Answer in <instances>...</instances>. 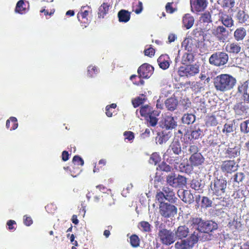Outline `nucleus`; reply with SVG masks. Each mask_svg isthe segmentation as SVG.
I'll list each match as a JSON object with an SVG mask.
<instances>
[{"label": "nucleus", "instance_id": "nucleus-1", "mask_svg": "<svg viewBox=\"0 0 249 249\" xmlns=\"http://www.w3.org/2000/svg\"><path fill=\"white\" fill-rule=\"evenodd\" d=\"M191 226L196 228L198 231L204 233L201 237L203 241L210 240L212 238L211 232L216 230L217 224L212 220L205 221L199 217H192L189 221Z\"/></svg>", "mask_w": 249, "mask_h": 249}, {"label": "nucleus", "instance_id": "nucleus-2", "mask_svg": "<svg viewBox=\"0 0 249 249\" xmlns=\"http://www.w3.org/2000/svg\"><path fill=\"white\" fill-rule=\"evenodd\" d=\"M237 94L241 96V101L237 102L233 107L236 114L242 115L246 113L249 109L247 104H249V81H246L238 85Z\"/></svg>", "mask_w": 249, "mask_h": 249}, {"label": "nucleus", "instance_id": "nucleus-3", "mask_svg": "<svg viewBox=\"0 0 249 249\" xmlns=\"http://www.w3.org/2000/svg\"><path fill=\"white\" fill-rule=\"evenodd\" d=\"M236 83V79L228 74L217 75L213 79V84L216 90L226 92L233 88Z\"/></svg>", "mask_w": 249, "mask_h": 249}, {"label": "nucleus", "instance_id": "nucleus-4", "mask_svg": "<svg viewBox=\"0 0 249 249\" xmlns=\"http://www.w3.org/2000/svg\"><path fill=\"white\" fill-rule=\"evenodd\" d=\"M213 182H212L210 185L211 190L213 195L222 197L225 193L227 188V180L222 176H218L214 173L216 176Z\"/></svg>", "mask_w": 249, "mask_h": 249}, {"label": "nucleus", "instance_id": "nucleus-5", "mask_svg": "<svg viewBox=\"0 0 249 249\" xmlns=\"http://www.w3.org/2000/svg\"><path fill=\"white\" fill-rule=\"evenodd\" d=\"M162 190L157 192L156 195V199L158 202H164V200L166 199L171 204L176 203L178 198L173 189L168 187H164Z\"/></svg>", "mask_w": 249, "mask_h": 249}, {"label": "nucleus", "instance_id": "nucleus-6", "mask_svg": "<svg viewBox=\"0 0 249 249\" xmlns=\"http://www.w3.org/2000/svg\"><path fill=\"white\" fill-rule=\"evenodd\" d=\"M229 55L224 52H216L213 53L209 59L210 64L216 66L221 67L225 65L228 61Z\"/></svg>", "mask_w": 249, "mask_h": 249}, {"label": "nucleus", "instance_id": "nucleus-7", "mask_svg": "<svg viewBox=\"0 0 249 249\" xmlns=\"http://www.w3.org/2000/svg\"><path fill=\"white\" fill-rule=\"evenodd\" d=\"M159 212L161 216L169 218L174 216L177 213V207L172 204L165 202H159Z\"/></svg>", "mask_w": 249, "mask_h": 249}, {"label": "nucleus", "instance_id": "nucleus-8", "mask_svg": "<svg viewBox=\"0 0 249 249\" xmlns=\"http://www.w3.org/2000/svg\"><path fill=\"white\" fill-rule=\"evenodd\" d=\"M199 67L195 65H186L179 67L178 73L180 76H193L199 72Z\"/></svg>", "mask_w": 249, "mask_h": 249}, {"label": "nucleus", "instance_id": "nucleus-9", "mask_svg": "<svg viewBox=\"0 0 249 249\" xmlns=\"http://www.w3.org/2000/svg\"><path fill=\"white\" fill-rule=\"evenodd\" d=\"M158 235L161 242L166 245H170L175 241L173 232L166 229L160 230Z\"/></svg>", "mask_w": 249, "mask_h": 249}, {"label": "nucleus", "instance_id": "nucleus-10", "mask_svg": "<svg viewBox=\"0 0 249 249\" xmlns=\"http://www.w3.org/2000/svg\"><path fill=\"white\" fill-rule=\"evenodd\" d=\"M166 180L167 182L173 187H182L186 183L185 177L180 175L176 177L175 174L167 176Z\"/></svg>", "mask_w": 249, "mask_h": 249}, {"label": "nucleus", "instance_id": "nucleus-11", "mask_svg": "<svg viewBox=\"0 0 249 249\" xmlns=\"http://www.w3.org/2000/svg\"><path fill=\"white\" fill-rule=\"evenodd\" d=\"M159 124L160 127L165 129V130H172L177 125V122L171 116L162 117Z\"/></svg>", "mask_w": 249, "mask_h": 249}, {"label": "nucleus", "instance_id": "nucleus-12", "mask_svg": "<svg viewBox=\"0 0 249 249\" xmlns=\"http://www.w3.org/2000/svg\"><path fill=\"white\" fill-rule=\"evenodd\" d=\"M94 202L100 203L106 206H109L114 203L112 196L108 194H105L101 196H93Z\"/></svg>", "mask_w": 249, "mask_h": 249}, {"label": "nucleus", "instance_id": "nucleus-13", "mask_svg": "<svg viewBox=\"0 0 249 249\" xmlns=\"http://www.w3.org/2000/svg\"><path fill=\"white\" fill-rule=\"evenodd\" d=\"M212 34L219 41L224 42L228 38L229 32L223 26H218L213 30Z\"/></svg>", "mask_w": 249, "mask_h": 249}, {"label": "nucleus", "instance_id": "nucleus-14", "mask_svg": "<svg viewBox=\"0 0 249 249\" xmlns=\"http://www.w3.org/2000/svg\"><path fill=\"white\" fill-rule=\"evenodd\" d=\"M154 71V68L148 64H143L138 70L140 78H148L150 77Z\"/></svg>", "mask_w": 249, "mask_h": 249}, {"label": "nucleus", "instance_id": "nucleus-15", "mask_svg": "<svg viewBox=\"0 0 249 249\" xmlns=\"http://www.w3.org/2000/svg\"><path fill=\"white\" fill-rule=\"evenodd\" d=\"M228 227L233 233L241 231L242 224L241 219L237 217H234L232 220L229 222Z\"/></svg>", "mask_w": 249, "mask_h": 249}, {"label": "nucleus", "instance_id": "nucleus-16", "mask_svg": "<svg viewBox=\"0 0 249 249\" xmlns=\"http://www.w3.org/2000/svg\"><path fill=\"white\" fill-rule=\"evenodd\" d=\"M169 151H172L176 155L183 154V143L181 144L178 139H175L170 145L167 152Z\"/></svg>", "mask_w": 249, "mask_h": 249}, {"label": "nucleus", "instance_id": "nucleus-17", "mask_svg": "<svg viewBox=\"0 0 249 249\" xmlns=\"http://www.w3.org/2000/svg\"><path fill=\"white\" fill-rule=\"evenodd\" d=\"M192 10L193 9L196 12L203 11L207 5V0H190Z\"/></svg>", "mask_w": 249, "mask_h": 249}, {"label": "nucleus", "instance_id": "nucleus-18", "mask_svg": "<svg viewBox=\"0 0 249 249\" xmlns=\"http://www.w3.org/2000/svg\"><path fill=\"white\" fill-rule=\"evenodd\" d=\"M241 148L238 145H235L233 147L225 149L224 154L225 156L229 158H234L240 155Z\"/></svg>", "mask_w": 249, "mask_h": 249}, {"label": "nucleus", "instance_id": "nucleus-19", "mask_svg": "<svg viewBox=\"0 0 249 249\" xmlns=\"http://www.w3.org/2000/svg\"><path fill=\"white\" fill-rule=\"evenodd\" d=\"M183 154L194 155L198 153V148L195 144H189L187 142H183Z\"/></svg>", "mask_w": 249, "mask_h": 249}, {"label": "nucleus", "instance_id": "nucleus-20", "mask_svg": "<svg viewBox=\"0 0 249 249\" xmlns=\"http://www.w3.org/2000/svg\"><path fill=\"white\" fill-rule=\"evenodd\" d=\"M219 20L227 28H230L233 26L234 21L230 16L222 12L219 13Z\"/></svg>", "mask_w": 249, "mask_h": 249}, {"label": "nucleus", "instance_id": "nucleus-21", "mask_svg": "<svg viewBox=\"0 0 249 249\" xmlns=\"http://www.w3.org/2000/svg\"><path fill=\"white\" fill-rule=\"evenodd\" d=\"M247 34L246 29L244 27H239L237 28L233 33L234 39L237 42L242 41Z\"/></svg>", "mask_w": 249, "mask_h": 249}, {"label": "nucleus", "instance_id": "nucleus-22", "mask_svg": "<svg viewBox=\"0 0 249 249\" xmlns=\"http://www.w3.org/2000/svg\"><path fill=\"white\" fill-rule=\"evenodd\" d=\"M189 233V228L186 226H180L175 231V235L177 238L182 239L186 237Z\"/></svg>", "mask_w": 249, "mask_h": 249}, {"label": "nucleus", "instance_id": "nucleus-23", "mask_svg": "<svg viewBox=\"0 0 249 249\" xmlns=\"http://www.w3.org/2000/svg\"><path fill=\"white\" fill-rule=\"evenodd\" d=\"M157 62L160 67L163 70H166L170 66V58L167 54L160 55L158 58Z\"/></svg>", "mask_w": 249, "mask_h": 249}, {"label": "nucleus", "instance_id": "nucleus-24", "mask_svg": "<svg viewBox=\"0 0 249 249\" xmlns=\"http://www.w3.org/2000/svg\"><path fill=\"white\" fill-rule=\"evenodd\" d=\"M238 166L234 160H228L224 161L221 166L223 171H236Z\"/></svg>", "mask_w": 249, "mask_h": 249}, {"label": "nucleus", "instance_id": "nucleus-25", "mask_svg": "<svg viewBox=\"0 0 249 249\" xmlns=\"http://www.w3.org/2000/svg\"><path fill=\"white\" fill-rule=\"evenodd\" d=\"M225 50L229 53L237 54L240 52L241 47L237 42H232L226 45Z\"/></svg>", "mask_w": 249, "mask_h": 249}, {"label": "nucleus", "instance_id": "nucleus-26", "mask_svg": "<svg viewBox=\"0 0 249 249\" xmlns=\"http://www.w3.org/2000/svg\"><path fill=\"white\" fill-rule=\"evenodd\" d=\"M178 104V100L173 97L166 99L164 102V105L166 108L168 110L171 111H173L176 109Z\"/></svg>", "mask_w": 249, "mask_h": 249}, {"label": "nucleus", "instance_id": "nucleus-27", "mask_svg": "<svg viewBox=\"0 0 249 249\" xmlns=\"http://www.w3.org/2000/svg\"><path fill=\"white\" fill-rule=\"evenodd\" d=\"M204 160V158L200 153L194 155H191L190 161L192 166H198L201 164Z\"/></svg>", "mask_w": 249, "mask_h": 249}, {"label": "nucleus", "instance_id": "nucleus-28", "mask_svg": "<svg viewBox=\"0 0 249 249\" xmlns=\"http://www.w3.org/2000/svg\"><path fill=\"white\" fill-rule=\"evenodd\" d=\"M160 111L158 110L153 111L146 118L149 124L151 126H155L158 124L159 119L157 117L159 116Z\"/></svg>", "mask_w": 249, "mask_h": 249}, {"label": "nucleus", "instance_id": "nucleus-29", "mask_svg": "<svg viewBox=\"0 0 249 249\" xmlns=\"http://www.w3.org/2000/svg\"><path fill=\"white\" fill-rule=\"evenodd\" d=\"M172 136L171 132L168 130H163L161 136L157 137L156 140L160 144L165 143Z\"/></svg>", "mask_w": 249, "mask_h": 249}, {"label": "nucleus", "instance_id": "nucleus-30", "mask_svg": "<svg viewBox=\"0 0 249 249\" xmlns=\"http://www.w3.org/2000/svg\"><path fill=\"white\" fill-rule=\"evenodd\" d=\"M235 18L240 23H245L249 21V16L243 10H239L235 15Z\"/></svg>", "mask_w": 249, "mask_h": 249}, {"label": "nucleus", "instance_id": "nucleus-31", "mask_svg": "<svg viewBox=\"0 0 249 249\" xmlns=\"http://www.w3.org/2000/svg\"><path fill=\"white\" fill-rule=\"evenodd\" d=\"M119 21L121 22H127L130 18V13L125 10H121L118 13Z\"/></svg>", "mask_w": 249, "mask_h": 249}, {"label": "nucleus", "instance_id": "nucleus-32", "mask_svg": "<svg viewBox=\"0 0 249 249\" xmlns=\"http://www.w3.org/2000/svg\"><path fill=\"white\" fill-rule=\"evenodd\" d=\"M182 22L184 26L187 29H190L193 25L194 23V18L192 16L189 14H186L182 19Z\"/></svg>", "mask_w": 249, "mask_h": 249}, {"label": "nucleus", "instance_id": "nucleus-33", "mask_svg": "<svg viewBox=\"0 0 249 249\" xmlns=\"http://www.w3.org/2000/svg\"><path fill=\"white\" fill-rule=\"evenodd\" d=\"M188 244L191 248H192L194 245L196 244L199 240V236L198 233L194 231L190 236L186 239Z\"/></svg>", "mask_w": 249, "mask_h": 249}, {"label": "nucleus", "instance_id": "nucleus-34", "mask_svg": "<svg viewBox=\"0 0 249 249\" xmlns=\"http://www.w3.org/2000/svg\"><path fill=\"white\" fill-rule=\"evenodd\" d=\"M195 120L196 116L192 113L185 114L181 118L182 122L187 124H190L194 123Z\"/></svg>", "mask_w": 249, "mask_h": 249}, {"label": "nucleus", "instance_id": "nucleus-35", "mask_svg": "<svg viewBox=\"0 0 249 249\" xmlns=\"http://www.w3.org/2000/svg\"><path fill=\"white\" fill-rule=\"evenodd\" d=\"M154 110L151 107L148 105H145L141 107L140 112L142 116L147 118L148 116Z\"/></svg>", "mask_w": 249, "mask_h": 249}, {"label": "nucleus", "instance_id": "nucleus-36", "mask_svg": "<svg viewBox=\"0 0 249 249\" xmlns=\"http://www.w3.org/2000/svg\"><path fill=\"white\" fill-rule=\"evenodd\" d=\"M109 6V4L103 3L99 8L98 17L104 18V16L107 13Z\"/></svg>", "mask_w": 249, "mask_h": 249}, {"label": "nucleus", "instance_id": "nucleus-37", "mask_svg": "<svg viewBox=\"0 0 249 249\" xmlns=\"http://www.w3.org/2000/svg\"><path fill=\"white\" fill-rule=\"evenodd\" d=\"M190 246L186 239L178 241L175 244V247L176 249H191Z\"/></svg>", "mask_w": 249, "mask_h": 249}, {"label": "nucleus", "instance_id": "nucleus-38", "mask_svg": "<svg viewBox=\"0 0 249 249\" xmlns=\"http://www.w3.org/2000/svg\"><path fill=\"white\" fill-rule=\"evenodd\" d=\"M129 239L130 244L132 247L136 248L140 246V239L137 235L133 234L130 236Z\"/></svg>", "mask_w": 249, "mask_h": 249}, {"label": "nucleus", "instance_id": "nucleus-39", "mask_svg": "<svg viewBox=\"0 0 249 249\" xmlns=\"http://www.w3.org/2000/svg\"><path fill=\"white\" fill-rule=\"evenodd\" d=\"M240 130L242 133L247 134L249 133V119L246 120L241 123Z\"/></svg>", "mask_w": 249, "mask_h": 249}, {"label": "nucleus", "instance_id": "nucleus-40", "mask_svg": "<svg viewBox=\"0 0 249 249\" xmlns=\"http://www.w3.org/2000/svg\"><path fill=\"white\" fill-rule=\"evenodd\" d=\"M145 96L142 94L141 96L133 99L132 104L134 107H137L143 104L146 100Z\"/></svg>", "mask_w": 249, "mask_h": 249}, {"label": "nucleus", "instance_id": "nucleus-41", "mask_svg": "<svg viewBox=\"0 0 249 249\" xmlns=\"http://www.w3.org/2000/svg\"><path fill=\"white\" fill-rule=\"evenodd\" d=\"M25 3L23 0H19L17 3L15 12L19 14H23L26 12V9L24 7Z\"/></svg>", "mask_w": 249, "mask_h": 249}, {"label": "nucleus", "instance_id": "nucleus-42", "mask_svg": "<svg viewBox=\"0 0 249 249\" xmlns=\"http://www.w3.org/2000/svg\"><path fill=\"white\" fill-rule=\"evenodd\" d=\"M212 204V201L207 196L202 197L201 200V207L207 208L211 207Z\"/></svg>", "mask_w": 249, "mask_h": 249}, {"label": "nucleus", "instance_id": "nucleus-43", "mask_svg": "<svg viewBox=\"0 0 249 249\" xmlns=\"http://www.w3.org/2000/svg\"><path fill=\"white\" fill-rule=\"evenodd\" d=\"M182 200L185 203H192L194 201L193 195L187 191L184 192Z\"/></svg>", "mask_w": 249, "mask_h": 249}, {"label": "nucleus", "instance_id": "nucleus-44", "mask_svg": "<svg viewBox=\"0 0 249 249\" xmlns=\"http://www.w3.org/2000/svg\"><path fill=\"white\" fill-rule=\"evenodd\" d=\"M194 55L191 53H185L182 56V61L183 64H187L193 61Z\"/></svg>", "mask_w": 249, "mask_h": 249}, {"label": "nucleus", "instance_id": "nucleus-45", "mask_svg": "<svg viewBox=\"0 0 249 249\" xmlns=\"http://www.w3.org/2000/svg\"><path fill=\"white\" fill-rule=\"evenodd\" d=\"M139 228L144 232H149L151 231V225L146 221H141L139 223Z\"/></svg>", "mask_w": 249, "mask_h": 249}, {"label": "nucleus", "instance_id": "nucleus-46", "mask_svg": "<svg viewBox=\"0 0 249 249\" xmlns=\"http://www.w3.org/2000/svg\"><path fill=\"white\" fill-rule=\"evenodd\" d=\"M200 20L203 22L210 23L212 22L211 15L209 12H205L202 15L200 18Z\"/></svg>", "mask_w": 249, "mask_h": 249}, {"label": "nucleus", "instance_id": "nucleus-47", "mask_svg": "<svg viewBox=\"0 0 249 249\" xmlns=\"http://www.w3.org/2000/svg\"><path fill=\"white\" fill-rule=\"evenodd\" d=\"M233 123L225 124L224 125L222 132L223 133H226L227 134L233 132Z\"/></svg>", "mask_w": 249, "mask_h": 249}, {"label": "nucleus", "instance_id": "nucleus-48", "mask_svg": "<svg viewBox=\"0 0 249 249\" xmlns=\"http://www.w3.org/2000/svg\"><path fill=\"white\" fill-rule=\"evenodd\" d=\"M235 0H223L222 7L224 8H232L234 6Z\"/></svg>", "mask_w": 249, "mask_h": 249}, {"label": "nucleus", "instance_id": "nucleus-49", "mask_svg": "<svg viewBox=\"0 0 249 249\" xmlns=\"http://www.w3.org/2000/svg\"><path fill=\"white\" fill-rule=\"evenodd\" d=\"M183 43L186 44L185 45V50H187L188 52L193 51V49L195 48V47L193 44L192 40L185 39Z\"/></svg>", "mask_w": 249, "mask_h": 249}, {"label": "nucleus", "instance_id": "nucleus-50", "mask_svg": "<svg viewBox=\"0 0 249 249\" xmlns=\"http://www.w3.org/2000/svg\"><path fill=\"white\" fill-rule=\"evenodd\" d=\"M160 160L159 155L156 153L152 154L149 159V162L151 164L156 165Z\"/></svg>", "mask_w": 249, "mask_h": 249}, {"label": "nucleus", "instance_id": "nucleus-51", "mask_svg": "<svg viewBox=\"0 0 249 249\" xmlns=\"http://www.w3.org/2000/svg\"><path fill=\"white\" fill-rule=\"evenodd\" d=\"M202 131L199 128H196L191 132V136L193 139H197L201 135Z\"/></svg>", "mask_w": 249, "mask_h": 249}, {"label": "nucleus", "instance_id": "nucleus-52", "mask_svg": "<svg viewBox=\"0 0 249 249\" xmlns=\"http://www.w3.org/2000/svg\"><path fill=\"white\" fill-rule=\"evenodd\" d=\"M157 170L160 171H170L171 167L166 163L162 162L159 165V167L157 168Z\"/></svg>", "mask_w": 249, "mask_h": 249}, {"label": "nucleus", "instance_id": "nucleus-53", "mask_svg": "<svg viewBox=\"0 0 249 249\" xmlns=\"http://www.w3.org/2000/svg\"><path fill=\"white\" fill-rule=\"evenodd\" d=\"M99 72V70L97 67H94L90 69V67H88V74L90 77H92L94 76Z\"/></svg>", "mask_w": 249, "mask_h": 249}, {"label": "nucleus", "instance_id": "nucleus-54", "mask_svg": "<svg viewBox=\"0 0 249 249\" xmlns=\"http://www.w3.org/2000/svg\"><path fill=\"white\" fill-rule=\"evenodd\" d=\"M245 176L243 172H237L234 175V180L236 182H239L243 180Z\"/></svg>", "mask_w": 249, "mask_h": 249}, {"label": "nucleus", "instance_id": "nucleus-55", "mask_svg": "<svg viewBox=\"0 0 249 249\" xmlns=\"http://www.w3.org/2000/svg\"><path fill=\"white\" fill-rule=\"evenodd\" d=\"M23 222L26 226H30L33 224V220L30 216L25 215L23 216Z\"/></svg>", "mask_w": 249, "mask_h": 249}, {"label": "nucleus", "instance_id": "nucleus-56", "mask_svg": "<svg viewBox=\"0 0 249 249\" xmlns=\"http://www.w3.org/2000/svg\"><path fill=\"white\" fill-rule=\"evenodd\" d=\"M72 161L73 162L76 163L78 165H83L84 163L83 160L78 156H74Z\"/></svg>", "mask_w": 249, "mask_h": 249}, {"label": "nucleus", "instance_id": "nucleus-57", "mask_svg": "<svg viewBox=\"0 0 249 249\" xmlns=\"http://www.w3.org/2000/svg\"><path fill=\"white\" fill-rule=\"evenodd\" d=\"M124 135L125 137V139L128 141L132 140L134 138V134L131 131H125Z\"/></svg>", "mask_w": 249, "mask_h": 249}, {"label": "nucleus", "instance_id": "nucleus-58", "mask_svg": "<svg viewBox=\"0 0 249 249\" xmlns=\"http://www.w3.org/2000/svg\"><path fill=\"white\" fill-rule=\"evenodd\" d=\"M202 33V32L201 31L200 29L196 28L193 31L192 35L194 37L198 38L200 36H201Z\"/></svg>", "mask_w": 249, "mask_h": 249}, {"label": "nucleus", "instance_id": "nucleus-59", "mask_svg": "<svg viewBox=\"0 0 249 249\" xmlns=\"http://www.w3.org/2000/svg\"><path fill=\"white\" fill-rule=\"evenodd\" d=\"M155 53V51L153 48H148L144 51V54L145 55L151 57L154 55Z\"/></svg>", "mask_w": 249, "mask_h": 249}, {"label": "nucleus", "instance_id": "nucleus-60", "mask_svg": "<svg viewBox=\"0 0 249 249\" xmlns=\"http://www.w3.org/2000/svg\"><path fill=\"white\" fill-rule=\"evenodd\" d=\"M11 121L13 123V125L10 129L11 130L16 129L18 126V124L17 123V119L14 117H11L10 118Z\"/></svg>", "mask_w": 249, "mask_h": 249}, {"label": "nucleus", "instance_id": "nucleus-61", "mask_svg": "<svg viewBox=\"0 0 249 249\" xmlns=\"http://www.w3.org/2000/svg\"><path fill=\"white\" fill-rule=\"evenodd\" d=\"M191 186L193 189L198 190L200 189L199 182L196 180H193L191 184Z\"/></svg>", "mask_w": 249, "mask_h": 249}, {"label": "nucleus", "instance_id": "nucleus-62", "mask_svg": "<svg viewBox=\"0 0 249 249\" xmlns=\"http://www.w3.org/2000/svg\"><path fill=\"white\" fill-rule=\"evenodd\" d=\"M16 223L15 221L13 220H9L7 222V225L8 227V229L10 230H12L15 229L14 225H16Z\"/></svg>", "mask_w": 249, "mask_h": 249}, {"label": "nucleus", "instance_id": "nucleus-63", "mask_svg": "<svg viewBox=\"0 0 249 249\" xmlns=\"http://www.w3.org/2000/svg\"><path fill=\"white\" fill-rule=\"evenodd\" d=\"M172 4V3L168 2L165 6L166 11L170 13H173L175 11V10L171 6Z\"/></svg>", "mask_w": 249, "mask_h": 249}, {"label": "nucleus", "instance_id": "nucleus-64", "mask_svg": "<svg viewBox=\"0 0 249 249\" xmlns=\"http://www.w3.org/2000/svg\"><path fill=\"white\" fill-rule=\"evenodd\" d=\"M96 188L98 189L101 192L106 194V192L107 190L110 191V189H107L105 186L102 184H100L96 186Z\"/></svg>", "mask_w": 249, "mask_h": 249}]
</instances>
